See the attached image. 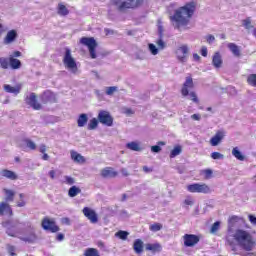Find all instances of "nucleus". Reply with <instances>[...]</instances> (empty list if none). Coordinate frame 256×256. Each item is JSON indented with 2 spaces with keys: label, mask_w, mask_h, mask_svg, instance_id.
<instances>
[{
  "label": "nucleus",
  "mask_w": 256,
  "mask_h": 256,
  "mask_svg": "<svg viewBox=\"0 0 256 256\" xmlns=\"http://www.w3.org/2000/svg\"><path fill=\"white\" fill-rule=\"evenodd\" d=\"M118 173L117 171H114L112 167H106L101 170V177L104 179L110 178L113 179L117 177Z\"/></svg>",
  "instance_id": "18"
},
{
  "label": "nucleus",
  "mask_w": 256,
  "mask_h": 256,
  "mask_svg": "<svg viewBox=\"0 0 256 256\" xmlns=\"http://www.w3.org/2000/svg\"><path fill=\"white\" fill-rule=\"evenodd\" d=\"M3 192L5 193V201L6 203H9L11 201H14L15 199V191L9 190L7 188H4Z\"/></svg>",
  "instance_id": "29"
},
{
  "label": "nucleus",
  "mask_w": 256,
  "mask_h": 256,
  "mask_svg": "<svg viewBox=\"0 0 256 256\" xmlns=\"http://www.w3.org/2000/svg\"><path fill=\"white\" fill-rule=\"evenodd\" d=\"M234 239L239 247L246 251V253H241V256H256L255 252H252L256 247V240L251 233L243 229H237L234 233Z\"/></svg>",
  "instance_id": "3"
},
{
  "label": "nucleus",
  "mask_w": 256,
  "mask_h": 256,
  "mask_svg": "<svg viewBox=\"0 0 256 256\" xmlns=\"http://www.w3.org/2000/svg\"><path fill=\"white\" fill-rule=\"evenodd\" d=\"M188 99H190V101H193V103H199V98L197 97V93L195 92H190L188 91V95H187Z\"/></svg>",
  "instance_id": "44"
},
{
  "label": "nucleus",
  "mask_w": 256,
  "mask_h": 256,
  "mask_svg": "<svg viewBox=\"0 0 256 256\" xmlns=\"http://www.w3.org/2000/svg\"><path fill=\"white\" fill-rule=\"evenodd\" d=\"M148 49L153 55H157L159 53V48H157L153 43L148 44Z\"/></svg>",
  "instance_id": "47"
},
{
  "label": "nucleus",
  "mask_w": 256,
  "mask_h": 256,
  "mask_svg": "<svg viewBox=\"0 0 256 256\" xmlns=\"http://www.w3.org/2000/svg\"><path fill=\"white\" fill-rule=\"evenodd\" d=\"M118 87L117 86H110L106 88V95H113V93L118 91Z\"/></svg>",
  "instance_id": "49"
},
{
  "label": "nucleus",
  "mask_w": 256,
  "mask_h": 256,
  "mask_svg": "<svg viewBox=\"0 0 256 256\" xmlns=\"http://www.w3.org/2000/svg\"><path fill=\"white\" fill-rule=\"evenodd\" d=\"M2 227L6 229V234L9 237H19L23 233V229L19 228V225H23V227H28L30 229L27 236L19 237L20 241H24V243H35L37 241V234H35V230L31 227V222H20L19 220H6L1 223Z\"/></svg>",
  "instance_id": "1"
},
{
  "label": "nucleus",
  "mask_w": 256,
  "mask_h": 256,
  "mask_svg": "<svg viewBox=\"0 0 256 256\" xmlns=\"http://www.w3.org/2000/svg\"><path fill=\"white\" fill-rule=\"evenodd\" d=\"M175 55L179 63H187V59H189V46L187 44H184L178 47L175 51Z\"/></svg>",
  "instance_id": "7"
},
{
  "label": "nucleus",
  "mask_w": 256,
  "mask_h": 256,
  "mask_svg": "<svg viewBox=\"0 0 256 256\" xmlns=\"http://www.w3.org/2000/svg\"><path fill=\"white\" fill-rule=\"evenodd\" d=\"M79 193H81V188L77 186H71L68 190V195L72 198L77 197Z\"/></svg>",
  "instance_id": "33"
},
{
  "label": "nucleus",
  "mask_w": 256,
  "mask_h": 256,
  "mask_svg": "<svg viewBox=\"0 0 256 256\" xmlns=\"http://www.w3.org/2000/svg\"><path fill=\"white\" fill-rule=\"evenodd\" d=\"M17 37H19L17 30L8 31L4 38V45H11V43H14V41L17 40Z\"/></svg>",
  "instance_id": "15"
},
{
  "label": "nucleus",
  "mask_w": 256,
  "mask_h": 256,
  "mask_svg": "<svg viewBox=\"0 0 256 256\" xmlns=\"http://www.w3.org/2000/svg\"><path fill=\"white\" fill-rule=\"evenodd\" d=\"M70 155H71V159L73 160L74 163H85V157H83L78 152L71 151Z\"/></svg>",
  "instance_id": "26"
},
{
  "label": "nucleus",
  "mask_w": 256,
  "mask_h": 256,
  "mask_svg": "<svg viewBox=\"0 0 256 256\" xmlns=\"http://www.w3.org/2000/svg\"><path fill=\"white\" fill-rule=\"evenodd\" d=\"M242 25L243 27H245V29L249 30V29H253V25L251 24V18H246L242 21Z\"/></svg>",
  "instance_id": "45"
},
{
  "label": "nucleus",
  "mask_w": 256,
  "mask_h": 256,
  "mask_svg": "<svg viewBox=\"0 0 256 256\" xmlns=\"http://www.w3.org/2000/svg\"><path fill=\"white\" fill-rule=\"evenodd\" d=\"M194 202H193V198L188 197L184 200V205H190L193 206Z\"/></svg>",
  "instance_id": "57"
},
{
  "label": "nucleus",
  "mask_w": 256,
  "mask_h": 256,
  "mask_svg": "<svg viewBox=\"0 0 256 256\" xmlns=\"http://www.w3.org/2000/svg\"><path fill=\"white\" fill-rule=\"evenodd\" d=\"M83 213L85 215V217H87V219H89V221H91V223H97L99 221V218L97 217V213L92 210L89 207H85L83 209Z\"/></svg>",
  "instance_id": "14"
},
{
  "label": "nucleus",
  "mask_w": 256,
  "mask_h": 256,
  "mask_svg": "<svg viewBox=\"0 0 256 256\" xmlns=\"http://www.w3.org/2000/svg\"><path fill=\"white\" fill-rule=\"evenodd\" d=\"M195 2L187 3L185 6L175 10L174 15L170 16V21L174 22V29L183 31L181 27H187L195 13Z\"/></svg>",
  "instance_id": "2"
},
{
  "label": "nucleus",
  "mask_w": 256,
  "mask_h": 256,
  "mask_svg": "<svg viewBox=\"0 0 256 256\" xmlns=\"http://www.w3.org/2000/svg\"><path fill=\"white\" fill-rule=\"evenodd\" d=\"M116 237H119V239H122V241H125L127 237H129V232L120 230L116 233Z\"/></svg>",
  "instance_id": "40"
},
{
  "label": "nucleus",
  "mask_w": 256,
  "mask_h": 256,
  "mask_svg": "<svg viewBox=\"0 0 256 256\" xmlns=\"http://www.w3.org/2000/svg\"><path fill=\"white\" fill-rule=\"evenodd\" d=\"M225 137V132L224 131H218L211 139H210V144L212 147H217L221 141H223Z\"/></svg>",
  "instance_id": "16"
},
{
  "label": "nucleus",
  "mask_w": 256,
  "mask_h": 256,
  "mask_svg": "<svg viewBox=\"0 0 256 256\" xmlns=\"http://www.w3.org/2000/svg\"><path fill=\"white\" fill-rule=\"evenodd\" d=\"M84 256H101L97 248H87L84 252Z\"/></svg>",
  "instance_id": "35"
},
{
  "label": "nucleus",
  "mask_w": 256,
  "mask_h": 256,
  "mask_svg": "<svg viewBox=\"0 0 256 256\" xmlns=\"http://www.w3.org/2000/svg\"><path fill=\"white\" fill-rule=\"evenodd\" d=\"M232 155L235 157L238 161H245V155L241 153V150H239L238 147L233 148Z\"/></svg>",
  "instance_id": "30"
},
{
  "label": "nucleus",
  "mask_w": 256,
  "mask_h": 256,
  "mask_svg": "<svg viewBox=\"0 0 256 256\" xmlns=\"http://www.w3.org/2000/svg\"><path fill=\"white\" fill-rule=\"evenodd\" d=\"M183 149L181 148V145H177L174 147V149L170 152V159H175L177 155H181V152Z\"/></svg>",
  "instance_id": "36"
},
{
  "label": "nucleus",
  "mask_w": 256,
  "mask_h": 256,
  "mask_svg": "<svg viewBox=\"0 0 256 256\" xmlns=\"http://www.w3.org/2000/svg\"><path fill=\"white\" fill-rule=\"evenodd\" d=\"M26 103L27 105H30L32 109H35V111H40L41 104L37 101V95L35 93H31L30 96L26 97Z\"/></svg>",
  "instance_id": "13"
},
{
  "label": "nucleus",
  "mask_w": 256,
  "mask_h": 256,
  "mask_svg": "<svg viewBox=\"0 0 256 256\" xmlns=\"http://www.w3.org/2000/svg\"><path fill=\"white\" fill-rule=\"evenodd\" d=\"M66 185H75V178L71 176H64Z\"/></svg>",
  "instance_id": "51"
},
{
  "label": "nucleus",
  "mask_w": 256,
  "mask_h": 256,
  "mask_svg": "<svg viewBox=\"0 0 256 256\" xmlns=\"http://www.w3.org/2000/svg\"><path fill=\"white\" fill-rule=\"evenodd\" d=\"M204 175H205V179H211V176L213 175V170L211 169H206L203 171Z\"/></svg>",
  "instance_id": "53"
},
{
  "label": "nucleus",
  "mask_w": 256,
  "mask_h": 256,
  "mask_svg": "<svg viewBox=\"0 0 256 256\" xmlns=\"http://www.w3.org/2000/svg\"><path fill=\"white\" fill-rule=\"evenodd\" d=\"M61 223L62 225H71V219L67 217L61 218Z\"/></svg>",
  "instance_id": "56"
},
{
  "label": "nucleus",
  "mask_w": 256,
  "mask_h": 256,
  "mask_svg": "<svg viewBox=\"0 0 256 256\" xmlns=\"http://www.w3.org/2000/svg\"><path fill=\"white\" fill-rule=\"evenodd\" d=\"M40 100L44 104H47V103H57V96L51 90H45L40 95Z\"/></svg>",
  "instance_id": "11"
},
{
  "label": "nucleus",
  "mask_w": 256,
  "mask_h": 256,
  "mask_svg": "<svg viewBox=\"0 0 256 256\" xmlns=\"http://www.w3.org/2000/svg\"><path fill=\"white\" fill-rule=\"evenodd\" d=\"M165 33V28H163V24L161 20H158V37L163 38Z\"/></svg>",
  "instance_id": "43"
},
{
  "label": "nucleus",
  "mask_w": 256,
  "mask_h": 256,
  "mask_svg": "<svg viewBox=\"0 0 256 256\" xmlns=\"http://www.w3.org/2000/svg\"><path fill=\"white\" fill-rule=\"evenodd\" d=\"M39 151L40 153H45V151H47V146L45 144L40 145Z\"/></svg>",
  "instance_id": "62"
},
{
  "label": "nucleus",
  "mask_w": 256,
  "mask_h": 256,
  "mask_svg": "<svg viewBox=\"0 0 256 256\" xmlns=\"http://www.w3.org/2000/svg\"><path fill=\"white\" fill-rule=\"evenodd\" d=\"M212 65L215 69H221L223 66V58L221 57V53L215 52L212 57Z\"/></svg>",
  "instance_id": "20"
},
{
  "label": "nucleus",
  "mask_w": 256,
  "mask_h": 256,
  "mask_svg": "<svg viewBox=\"0 0 256 256\" xmlns=\"http://www.w3.org/2000/svg\"><path fill=\"white\" fill-rule=\"evenodd\" d=\"M133 249L137 255H141V253H143V240L136 239L133 244Z\"/></svg>",
  "instance_id": "24"
},
{
  "label": "nucleus",
  "mask_w": 256,
  "mask_h": 256,
  "mask_svg": "<svg viewBox=\"0 0 256 256\" xmlns=\"http://www.w3.org/2000/svg\"><path fill=\"white\" fill-rule=\"evenodd\" d=\"M89 121V116L86 113H82L79 115L77 119V125L78 127H85Z\"/></svg>",
  "instance_id": "25"
},
{
  "label": "nucleus",
  "mask_w": 256,
  "mask_h": 256,
  "mask_svg": "<svg viewBox=\"0 0 256 256\" xmlns=\"http://www.w3.org/2000/svg\"><path fill=\"white\" fill-rule=\"evenodd\" d=\"M22 63L21 60L17 58H13V56H10V68L13 70L21 69Z\"/></svg>",
  "instance_id": "28"
},
{
  "label": "nucleus",
  "mask_w": 256,
  "mask_h": 256,
  "mask_svg": "<svg viewBox=\"0 0 256 256\" xmlns=\"http://www.w3.org/2000/svg\"><path fill=\"white\" fill-rule=\"evenodd\" d=\"M248 219H249L250 223H252V225H256V216L255 215L250 214L248 216Z\"/></svg>",
  "instance_id": "58"
},
{
  "label": "nucleus",
  "mask_w": 256,
  "mask_h": 256,
  "mask_svg": "<svg viewBox=\"0 0 256 256\" xmlns=\"http://www.w3.org/2000/svg\"><path fill=\"white\" fill-rule=\"evenodd\" d=\"M189 89H193V78L186 77L181 93L183 97H187L189 95Z\"/></svg>",
  "instance_id": "17"
},
{
  "label": "nucleus",
  "mask_w": 256,
  "mask_h": 256,
  "mask_svg": "<svg viewBox=\"0 0 256 256\" xmlns=\"http://www.w3.org/2000/svg\"><path fill=\"white\" fill-rule=\"evenodd\" d=\"M56 239L58 241H63L65 239V234H63V233L57 234Z\"/></svg>",
  "instance_id": "61"
},
{
  "label": "nucleus",
  "mask_w": 256,
  "mask_h": 256,
  "mask_svg": "<svg viewBox=\"0 0 256 256\" xmlns=\"http://www.w3.org/2000/svg\"><path fill=\"white\" fill-rule=\"evenodd\" d=\"M247 82L249 85H252V87H256V74H250L248 76Z\"/></svg>",
  "instance_id": "46"
},
{
  "label": "nucleus",
  "mask_w": 256,
  "mask_h": 256,
  "mask_svg": "<svg viewBox=\"0 0 256 256\" xmlns=\"http://www.w3.org/2000/svg\"><path fill=\"white\" fill-rule=\"evenodd\" d=\"M25 205H27V202H25V200H20L19 202H17V207H25Z\"/></svg>",
  "instance_id": "63"
},
{
  "label": "nucleus",
  "mask_w": 256,
  "mask_h": 256,
  "mask_svg": "<svg viewBox=\"0 0 256 256\" xmlns=\"http://www.w3.org/2000/svg\"><path fill=\"white\" fill-rule=\"evenodd\" d=\"M3 87L6 93H13V95H19L21 93V87L19 86L13 87L9 84H5Z\"/></svg>",
  "instance_id": "22"
},
{
  "label": "nucleus",
  "mask_w": 256,
  "mask_h": 256,
  "mask_svg": "<svg viewBox=\"0 0 256 256\" xmlns=\"http://www.w3.org/2000/svg\"><path fill=\"white\" fill-rule=\"evenodd\" d=\"M42 228L51 233H57V231H59V226L55 225V222L49 220V218H44L42 220Z\"/></svg>",
  "instance_id": "12"
},
{
  "label": "nucleus",
  "mask_w": 256,
  "mask_h": 256,
  "mask_svg": "<svg viewBox=\"0 0 256 256\" xmlns=\"http://www.w3.org/2000/svg\"><path fill=\"white\" fill-rule=\"evenodd\" d=\"M161 146H165V142L159 141L157 142V145H154L151 147L152 153H161Z\"/></svg>",
  "instance_id": "38"
},
{
  "label": "nucleus",
  "mask_w": 256,
  "mask_h": 256,
  "mask_svg": "<svg viewBox=\"0 0 256 256\" xmlns=\"http://www.w3.org/2000/svg\"><path fill=\"white\" fill-rule=\"evenodd\" d=\"M5 211L6 212L8 211L10 213V215H13V210L11 209V206L6 202H1L0 203V217L5 215Z\"/></svg>",
  "instance_id": "27"
},
{
  "label": "nucleus",
  "mask_w": 256,
  "mask_h": 256,
  "mask_svg": "<svg viewBox=\"0 0 256 256\" xmlns=\"http://www.w3.org/2000/svg\"><path fill=\"white\" fill-rule=\"evenodd\" d=\"M58 15H62V17L69 15V9H67L66 5H63L61 3L58 4Z\"/></svg>",
  "instance_id": "34"
},
{
  "label": "nucleus",
  "mask_w": 256,
  "mask_h": 256,
  "mask_svg": "<svg viewBox=\"0 0 256 256\" xmlns=\"http://www.w3.org/2000/svg\"><path fill=\"white\" fill-rule=\"evenodd\" d=\"M23 143H25L28 149H31L32 151L37 149V144H35V142H33L31 139H24Z\"/></svg>",
  "instance_id": "39"
},
{
  "label": "nucleus",
  "mask_w": 256,
  "mask_h": 256,
  "mask_svg": "<svg viewBox=\"0 0 256 256\" xmlns=\"http://www.w3.org/2000/svg\"><path fill=\"white\" fill-rule=\"evenodd\" d=\"M8 253L10 256H17V254L15 253V246H8Z\"/></svg>",
  "instance_id": "54"
},
{
  "label": "nucleus",
  "mask_w": 256,
  "mask_h": 256,
  "mask_svg": "<svg viewBox=\"0 0 256 256\" xmlns=\"http://www.w3.org/2000/svg\"><path fill=\"white\" fill-rule=\"evenodd\" d=\"M98 121L106 127H113V116L107 110H100L98 113Z\"/></svg>",
  "instance_id": "8"
},
{
  "label": "nucleus",
  "mask_w": 256,
  "mask_h": 256,
  "mask_svg": "<svg viewBox=\"0 0 256 256\" xmlns=\"http://www.w3.org/2000/svg\"><path fill=\"white\" fill-rule=\"evenodd\" d=\"M189 193H211V188L207 184L194 183L187 186Z\"/></svg>",
  "instance_id": "9"
},
{
  "label": "nucleus",
  "mask_w": 256,
  "mask_h": 256,
  "mask_svg": "<svg viewBox=\"0 0 256 256\" xmlns=\"http://www.w3.org/2000/svg\"><path fill=\"white\" fill-rule=\"evenodd\" d=\"M140 1L141 0H112L111 4L120 13H125L127 9H135V7H139Z\"/></svg>",
  "instance_id": "4"
},
{
  "label": "nucleus",
  "mask_w": 256,
  "mask_h": 256,
  "mask_svg": "<svg viewBox=\"0 0 256 256\" xmlns=\"http://www.w3.org/2000/svg\"><path fill=\"white\" fill-rule=\"evenodd\" d=\"M227 47L229 51H231V53L234 55V57H241V49L239 48V46H237V44L229 43Z\"/></svg>",
  "instance_id": "21"
},
{
  "label": "nucleus",
  "mask_w": 256,
  "mask_h": 256,
  "mask_svg": "<svg viewBox=\"0 0 256 256\" xmlns=\"http://www.w3.org/2000/svg\"><path fill=\"white\" fill-rule=\"evenodd\" d=\"M191 119H193L194 121H201V115L200 114H193L191 116Z\"/></svg>",
  "instance_id": "60"
},
{
  "label": "nucleus",
  "mask_w": 256,
  "mask_h": 256,
  "mask_svg": "<svg viewBox=\"0 0 256 256\" xmlns=\"http://www.w3.org/2000/svg\"><path fill=\"white\" fill-rule=\"evenodd\" d=\"M205 39L209 45L215 43V36H213L212 34L207 35Z\"/></svg>",
  "instance_id": "52"
},
{
  "label": "nucleus",
  "mask_w": 256,
  "mask_h": 256,
  "mask_svg": "<svg viewBox=\"0 0 256 256\" xmlns=\"http://www.w3.org/2000/svg\"><path fill=\"white\" fill-rule=\"evenodd\" d=\"M183 239L185 247H195L201 241V238L195 234H185Z\"/></svg>",
  "instance_id": "10"
},
{
  "label": "nucleus",
  "mask_w": 256,
  "mask_h": 256,
  "mask_svg": "<svg viewBox=\"0 0 256 256\" xmlns=\"http://www.w3.org/2000/svg\"><path fill=\"white\" fill-rule=\"evenodd\" d=\"M200 53H201L202 57H207V54H208L207 47L202 46Z\"/></svg>",
  "instance_id": "59"
},
{
  "label": "nucleus",
  "mask_w": 256,
  "mask_h": 256,
  "mask_svg": "<svg viewBox=\"0 0 256 256\" xmlns=\"http://www.w3.org/2000/svg\"><path fill=\"white\" fill-rule=\"evenodd\" d=\"M99 127V119L98 118H92L87 126L88 131H95Z\"/></svg>",
  "instance_id": "31"
},
{
  "label": "nucleus",
  "mask_w": 256,
  "mask_h": 256,
  "mask_svg": "<svg viewBox=\"0 0 256 256\" xmlns=\"http://www.w3.org/2000/svg\"><path fill=\"white\" fill-rule=\"evenodd\" d=\"M124 113H125L126 115H133V113H135V112H134L133 109H131V108H126L125 111H124Z\"/></svg>",
  "instance_id": "64"
},
{
  "label": "nucleus",
  "mask_w": 256,
  "mask_h": 256,
  "mask_svg": "<svg viewBox=\"0 0 256 256\" xmlns=\"http://www.w3.org/2000/svg\"><path fill=\"white\" fill-rule=\"evenodd\" d=\"M163 229V225L159 223H154L150 225V231H153V233H157V231H161Z\"/></svg>",
  "instance_id": "42"
},
{
  "label": "nucleus",
  "mask_w": 256,
  "mask_h": 256,
  "mask_svg": "<svg viewBox=\"0 0 256 256\" xmlns=\"http://www.w3.org/2000/svg\"><path fill=\"white\" fill-rule=\"evenodd\" d=\"M211 158L214 160L225 159V155L221 154L220 152H212Z\"/></svg>",
  "instance_id": "50"
},
{
  "label": "nucleus",
  "mask_w": 256,
  "mask_h": 256,
  "mask_svg": "<svg viewBox=\"0 0 256 256\" xmlns=\"http://www.w3.org/2000/svg\"><path fill=\"white\" fill-rule=\"evenodd\" d=\"M80 43L88 47L91 59H97V53L95 52V49H97V41L95 38L82 37Z\"/></svg>",
  "instance_id": "6"
},
{
  "label": "nucleus",
  "mask_w": 256,
  "mask_h": 256,
  "mask_svg": "<svg viewBox=\"0 0 256 256\" xmlns=\"http://www.w3.org/2000/svg\"><path fill=\"white\" fill-rule=\"evenodd\" d=\"M156 45L158 49H160L161 51H163V49L167 47V44L165 43V41H163V38L159 36H158V40L156 41Z\"/></svg>",
  "instance_id": "41"
},
{
  "label": "nucleus",
  "mask_w": 256,
  "mask_h": 256,
  "mask_svg": "<svg viewBox=\"0 0 256 256\" xmlns=\"http://www.w3.org/2000/svg\"><path fill=\"white\" fill-rule=\"evenodd\" d=\"M237 221H239V217H237V216H232V217L229 219V225H231V227H233V223H237Z\"/></svg>",
  "instance_id": "55"
},
{
  "label": "nucleus",
  "mask_w": 256,
  "mask_h": 256,
  "mask_svg": "<svg viewBox=\"0 0 256 256\" xmlns=\"http://www.w3.org/2000/svg\"><path fill=\"white\" fill-rule=\"evenodd\" d=\"M1 177H5L6 179H9L10 181H17L19 179V176L17 175V173L8 170V169H3L0 172Z\"/></svg>",
  "instance_id": "19"
},
{
  "label": "nucleus",
  "mask_w": 256,
  "mask_h": 256,
  "mask_svg": "<svg viewBox=\"0 0 256 256\" xmlns=\"http://www.w3.org/2000/svg\"><path fill=\"white\" fill-rule=\"evenodd\" d=\"M126 149H130V151H143L139 143L132 141L126 144Z\"/></svg>",
  "instance_id": "32"
},
{
  "label": "nucleus",
  "mask_w": 256,
  "mask_h": 256,
  "mask_svg": "<svg viewBox=\"0 0 256 256\" xmlns=\"http://www.w3.org/2000/svg\"><path fill=\"white\" fill-rule=\"evenodd\" d=\"M161 249H162V247H161V244H159V243L146 244V251H151V253H161Z\"/></svg>",
  "instance_id": "23"
},
{
  "label": "nucleus",
  "mask_w": 256,
  "mask_h": 256,
  "mask_svg": "<svg viewBox=\"0 0 256 256\" xmlns=\"http://www.w3.org/2000/svg\"><path fill=\"white\" fill-rule=\"evenodd\" d=\"M63 64L65 65L66 69H69L71 73H77V62L75 61V58L71 55V49L65 48V54L63 58Z\"/></svg>",
  "instance_id": "5"
},
{
  "label": "nucleus",
  "mask_w": 256,
  "mask_h": 256,
  "mask_svg": "<svg viewBox=\"0 0 256 256\" xmlns=\"http://www.w3.org/2000/svg\"><path fill=\"white\" fill-rule=\"evenodd\" d=\"M0 67H1V69H9L10 57L9 58L0 57Z\"/></svg>",
  "instance_id": "37"
},
{
  "label": "nucleus",
  "mask_w": 256,
  "mask_h": 256,
  "mask_svg": "<svg viewBox=\"0 0 256 256\" xmlns=\"http://www.w3.org/2000/svg\"><path fill=\"white\" fill-rule=\"evenodd\" d=\"M219 227H221V222L216 221L210 229V233H217V231H219Z\"/></svg>",
  "instance_id": "48"
}]
</instances>
